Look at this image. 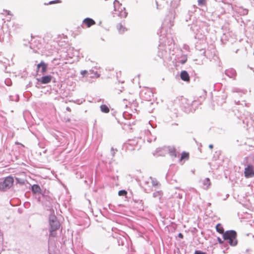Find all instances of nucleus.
Returning <instances> with one entry per match:
<instances>
[{
	"label": "nucleus",
	"instance_id": "33",
	"mask_svg": "<svg viewBox=\"0 0 254 254\" xmlns=\"http://www.w3.org/2000/svg\"><path fill=\"white\" fill-rule=\"evenodd\" d=\"M175 196L177 198H179L180 199L182 198V194H180V193H177L176 192L175 193Z\"/></svg>",
	"mask_w": 254,
	"mask_h": 254
},
{
	"label": "nucleus",
	"instance_id": "21",
	"mask_svg": "<svg viewBox=\"0 0 254 254\" xmlns=\"http://www.w3.org/2000/svg\"><path fill=\"white\" fill-rule=\"evenodd\" d=\"M216 231L220 234H223L225 233L224 231V229H223L222 226L221 225V224H218L216 225Z\"/></svg>",
	"mask_w": 254,
	"mask_h": 254
},
{
	"label": "nucleus",
	"instance_id": "35",
	"mask_svg": "<svg viewBox=\"0 0 254 254\" xmlns=\"http://www.w3.org/2000/svg\"><path fill=\"white\" fill-rule=\"evenodd\" d=\"M233 92H241V90L237 88H234L232 89Z\"/></svg>",
	"mask_w": 254,
	"mask_h": 254
},
{
	"label": "nucleus",
	"instance_id": "19",
	"mask_svg": "<svg viewBox=\"0 0 254 254\" xmlns=\"http://www.w3.org/2000/svg\"><path fill=\"white\" fill-rule=\"evenodd\" d=\"M89 73H88V75L90 76V77H98L99 76V74H98L97 71H94L93 70H90L88 71Z\"/></svg>",
	"mask_w": 254,
	"mask_h": 254
},
{
	"label": "nucleus",
	"instance_id": "17",
	"mask_svg": "<svg viewBox=\"0 0 254 254\" xmlns=\"http://www.w3.org/2000/svg\"><path fill=\"white\" fill-rule=\"evenodd\" d=\"M117 29L121 34L123 33L124 32L127 31V28H126L122 23H119L117 26Z\"/></svg>",
	"mask_w": 254,
	"mask_h": 254
},
{
	"label": "nucleus",
	"instance_id": "24",
	"mask_svg": "<svg viewBox=\"0 0 254 254\" xmlns=\"http://www.w3.org/2000/svg\"><path fill=\"white\" fill-rule=\"evenodd\" d=\"M118 243L119 244V245H122L123 246L125 244V241H126V239L124 237L122 238L121 237H119L118 238Z\"/></svg>",
	"mask_w": 254,
	"mask_h": 254
},
{
	"label": "nucleus",
	"instance_id": "26",
	"mask_svg": "<svg viewBox=\"0 0 254 254\" xmlns=\"http://www.w3.org/2000/svg\"><path fill=\"white\" fill-rule=\"evenodd\" d=\"M235 102L236 104L237 105H243L244 104L245 105V106L249 107V104L246 103L245 101H242L241 102L240 101H235Z\"/></svg>",
	"mask_w": 254,
	"mask_h": 254
},
{
	"label": "nucleus",
	"instance_id": "23",
	"mask_svg": "<svg viewBox=\"0 0 254 254\" xmlns=\"http://www.w3.org/2000/svg\"><path fill=\"white\" fill-rule=\"evenodd\" d=\"M168 150H169V153H170V155H171L172 156H174V157L177 156V153H176V150L174 148L169 147Z\"/></svg>",
	"mask_w": 254,
	"mask_h": 254
},
{
	"label": "nucleus",
	"instance_id": "28",
	"mask_svg": "<svg viewBox=\"0 0 254 254\" xmlns=\"http://www.w3.org/2000/svg\"><path fill=\"white\" fill-rule=\"evenodd\" d=\"M118 151L117 149H114L113 147H112L111 149V153L112 156V159L115 156L116 153Z\"/></svg>",
	"mask_w": 254,
	"mask_h": 254
},
{
	"label": "nucleus",
	"instance_id": "46",
	"mask_svg": "<svg viewBox=\"0 0 254 254\" xmlns=\"http://www.w3.org/2000/svg\"><path fill=\"white\" fill-rule=\"evenodd\" d=\"M148 134H151V132L149 130L147 131L146 134L148 135Z\"/></svg>",
	"mask_w": 254,
	"mask_h": 254
},
{
	"label": "nucleus",
	"instance_id": "12",
	"mask_svg": "<svg viewBox=\"0 0 254 254\" xmlns=\"http://www.w3.org/2000/svg\"><path fill=\"white\" fill-rule=\"evenodd\" d=\"M94 24H95V21L90 18H86L83 20L82 22L83 27V25H86L87 27L89 28Z\"/></svg>",
	"mask_w": 254,
	"mask_h": 254
},
{
	"label": "nucleus",
	"instance_id": "6",
	"mask_svg": "<svg viewBox=\"0 0 254 254\" xmlns=\"http://www.w3.org/2000/svg\"><path fill=\"white\" fill-rule=\"evenodd\" d=\"M114 10L117 12V14L122 18H125L127 16V12L126 10L125 7L117 0L114 2Z\"/></svg>",
	"mask_w": 254,
	"mask_h": 254
},
{
	"label": "nucleus",
	"instance_id": "47",
	"mask_svg": "<svg viewBox=\"0 0 254 254\" xmlns=\"http://www.w3.org/2000/svg\"><path fill=\"white\" fill-rule=\"evenodd\" d=\"M246 92H247V90H243V91H242V92H243L244 94H245Z\"/></svg>",
	"mask_w": 254,
	"mask_h": 254
},
{
	"label": "nucleus",
	"instance_id": "10",
	"mask_svg": "<svg viewBox=\"0 0 254 254\" xmlns=\"http://www.w3.org/2000/svg\"><path fill=\"white\" fill-rule=\"evenodd\" d=\"M225 73L229 77L233 78V79H236L237 73L234 68H230L226 69L225 71Z\"/></svg>",
	"mask_w": 254,
	"mask_h": 254
},
{
	"label": "nucleus",
	"instance_id": "16",
	"mask_svg": "<svg viewBox=\"0 0 254 254\" xmlns=\"http://www.w3.org/2000/svg\"><path fill=\"white\" fill-rule=\"evenodd\" d=\"M202 184L203 188L204 189H207L211 184L210 179L208 178L204 179L202 181Z\"/></svg>",
	"mask_w": 254,
	"mask_h": 254
},
{
	"label": "nucleus",
	"instance_id": "38",
	"mask_svg": "<svg viewBox=\"0 0 254 254\" xmlns=\"http://www.w3.org/2000/svg\"><path fill=\"white\" fill-rule=\"evenodd\" d=\"M217 240L220 244H222L223 243V241L219 237L217 238Z\"/></svg>",
	"mask_w": 254,
	"mask_h": 254
},
{
	"label": "nucleus",
	"instance_id": "13",
	"mask_svg": "<svg viewBox=\"0 0 254 254\" xmlns=\"http://www.w3.org/2000/svg\"><path fill=\"white\" fill-rule=\"evenodd\" d=\"M52 80V76L50 75H45L42 76L40 79L38 80L42 84H47L51 82Z\"/></svg>",
	"mask_w": 254,
	"mask_h": 254
},
{
	"label": "nucleus",
	"instance_id": "7",
	"mask_svg": "<svg viewBox=\"0 0 254 254\" xmlns=\"http://www.w3.org/2000/svg\"><path fill=\"white\" fill-rule=\"evenodd\" d=\"M206 47V44L205 42H197L195 44L196 54L198 56L205 57Z\"/></svg>",
	"mask_w": 254,
	"mask_h": 254
},
{
	"label": "nucleus",
	"instance_id": "45",
	"mask_svg": "<svg viewBox=\"0 0 254 254\" xmlns=\"http://www.w3.org/2000/svg\"><path fill=\"white\" fill-rule=\"evenodd\" d=\"M245 254H250L249 253V250H247L245 252Z\"/></svg>",
	"mask_w": 254,
	"mask_h": 254
},
{
	"label": "nucleus",
	"instance_id": "15",
	"mask_svg": "<svg viewBox=\"0 0 254 254\" xmlns=\"http://www.w3.org/2000/svg\"><path fill=\"white\" fill-rule=\"evenodd\" d=\"M40 67L42 68L41 72L44 73L47 71V64H45L43 61H41L40 64H37V69L38 70L40 69Z\"/></svg>",
	"mask_w": 254,
	"mask_h": 254
},
{
	"label": "nucleus",
	"instance_id": "18",
	"mask_svg": "<svg viewBox=\"0 0 254 254\" xmlns=\"http://www.w3.org/2000/svg\"><path fill=\"white\" fill-rule=\"evenodd\" d=\"M31 190L33 193H36L40 192L41 188L38 185H33L31 187Z\"/></svg>",
	"mask_w": 254,
	"mask_h": 254
},
{
	"label": "nucleus",
	"instance_id": "39",
	"mask_svg": "<svg viewBox=\"0 0 254 254\" xmlns=\"http://www.w3.org/2000/svg\"><path fill=\"white\" fill-rule=\"evenodd\" d=\"M178 237L181 239H183L184 238V236H183V234H182L181 233H180L178 234Z\"/></svg>",
	"mask_w": 254,
	"mask_h": 254
},
{
	"label": "nucleus",
	"instance_id": "22",
	"mask_svg": "<svg viewBox=\"0 0 254 254\" xmlns=\"http://www.w3.org/2000/svg\"><path fill=\"white\" fill-rule=\"evenodd\" d=\"M101 111L105 113H107L109 112V109L107 106L106 105H101L100 106Z\"/></svg>",
	"mask_w": 254,
	"mask_h": 254
},
{
	"label": "nucleus",
	"instance_id": "27",
	"mask_svg": "<svg viewBox=\"0 0 254 254\" xmlns=\"http://www.w3.org/2000/svg\"><path fill=\"white\" fill-rule=\"evenodd\" d=\"M189 153H186L185 152H183L181 155V159H188L189 158Z\"/></svg>",
	"mask_w": 254,
	"mask_h": 254
},
{
	"label": "nucleus",
	"instance_id": "14",
	"mask_svg": "<svg viewBox=\"0 0 254 254\" xmlns=\"http://www.w3.org/2000/svg\"><path fill=\"white\" fill-rule=\"evenodd\" d=\"M180 77L182 80L185 81H189L190 79V76L186 70H183L181 72Z\"/></svg>",
	"mask_w": 254,
	"mask_h": 254
},
{
	"label": "nucleus",
	"instance_id": "8",
	"mask_svg": "<svg viewBox=\"0 0 254 254\" xmlns=\"http://www.w3.org/2000/svg\"><path fill=\"white\" fill-rule=\"evenodd\" d=\"M245 176L247 178H252L254 177V167L251 164L248 165L245 168L244 171Z\"/></svg>",
	"mask_w": 254,
	"mask_h": 254
},
{
	"label": "nucleus",
	"instance_id": "5",
	"mask_svg": "<svg viewBox=\"0 0 254 254\" xmlns=\"http://www.w3.org/2000/svg\"><path fill=\"white\" fill-rule=\"evenodd\" d=\"M14 179L12 177L8 176L0 181V190L5 191L13 185Z\"/></svg>",
	"mask_w": 254,
	"mask_h": 254
},
{
	"label": "nucleus",
	"instance_id": "20",
	"mask_svg": "<svg viewBox=\"0 0 254 254\" xmlns=\"http://www.w3.org/2000/svg\"><path fill=\"white\" fill-rule=\"evenodd\" d=\"M163 196V192L161 190L156 191L153 193V196L154 198L160 199Z\"/></svg>",
	"mask_w": 254,
	"mask_h": 254
},
{
	"label": "nucleus",
	"instance_id": "1",
	"mask_svg": "<svg viewBox=\"0 0 254 254\" xmlns=\"http://www.w3.org/2000/svg\"><path fill=\"white\" fill-rule=\"evenodd\" d=\"M175 14L174 11H170L169 14L166 16L162 23L161 29L158 32V34L160 35V44L158 46V56L161 59H164L168 57L167 46H169L171 43V41H173L171 36L168 33L165 34V32L168 28H170L174 25V20Z\"/></svg>",
	"mask_w": 254,
	"mask_h": 254
},
{
	"label": "nucleus",
	"instance_id": "31",
	"mask_svg": "<svg viewBox=\"0 0 254 254\" xmlns=\"http://www.w3.org/2000/svg\"><path fill=\"white\" fill-rule=\"evenodd\" d=\"M88 73H89L86 70H81L80 72V73L81 75H82L83 76H88Z\"/></svg>",
	"mask_w": 254,
	"mask_h": 254
},
{
	"label": "nucleus",
	"instance_id": "42",
	"mask_svg": "<svg viewBox=\"0 0 254 254\" xmlns=\"http://www.w3.org/2000/svg\"><path fill=\"white\" fill-rule=\"evenodd\" d=\"M147 141L149 142H151L152 141V139L150 138H147Z\"/></svg>",
	"mask_w": 254,
	"mask_h": 254
},
{
	"label": "nucleus",
	"instance_id": "9",
	"mask_svg": "<svg viewBox=\"0 0 254 254\" xmlns=\"http://www.w3.org/2000/svg\"><path fill=\"white\" fill-rule=\"evenodd\" d=\"M232 8L234 10V11L239 15H245L248 14V10L247 9H245L242 7H237L235 6L233 7L231 6Z\"/></svg>",
	"mask_w": 254,
	"mask_h": 254
},
{
	"label": "nucleus",
	"instance_id": "43",
	"mask_svg": "<svg viewBox=\"0 0 254 254\" xmlns=\"http://www.w3.org/2000/svg\"><path fill=\"white\" fill-rule=\"evenodd\" d=\"M209 147L210 149H212V148H213V145L212 144H210V145H209Z\"/></svg>",
	"mask_w": 254,
	"mask_h": 254
},
{
	"label": "nucleus",
	"instance_id": "25",
	"mask_svg": "<svg viewBox=\"0 0 254 254\" xmlns=\"http://www.w3.org/2000/svg\"><path fill=\"white\" fill-rule=\"evenodd\" d=\"M9 98L10 101H14L17 102L19 100V96L18 95H15L13 96L10 95L9 96Z\"/></svg>",
	"mask_w": 254,
	"mask_h": 254
},
{
	"label": "nucleus",
	"instance_id": "2",
	"mask_svg": "<svg viewBox=\"0 0 254 254\" xmlns=\"http://www.w3.org/2000/svg\"><path fill=\"white\" fill-rule=\"evenodd\" d=\"M237 233L234 230H228L223 235L224 241H227L231 246H235L237 245L238 241L236 239Z\"/></svg>",
	"mask_w": 254,
	"mask_h": 254
},
{
	"label": "nucleus",
	"instance_id": "41",
	"mask_svg": "<svg viewBox=\"0 0 254 254\" xmlns=\"http://www.w3.org/2000/svg\"><path fill=\"white\" fill-rule=\"evenodd\" d=\"M3 40V38L1 37V36H0V42H2Z\"/></svg>",
	"mask_w": 254,
	"mask_h": 254
},
{
	"label": "nucleus",
	"instance_id": "32",
	"mask_svg": "<svg viewBox=\"0 0 254 254\" xmlns=\"http://www.w3.org/2000/svg\"><path fill=\"white\" fill-rule=\"evenodd\" d=\"M5 84H6V85H7V86H10V85H11V80H10L9 79H6L5 80Z\"/></svg>",
	"mask_w": 254,
	"mask_h": 254
},
{
	"label": "nucleus",
	"instance_id": "29",
	"mask_svg": "<svg viewBox=\"0 0 254 254\" xmlns=\"http://www.w3.org/2000/svg\"><path fill=\"white\" fill-rule=\"evenodd\" d=\"M198 5L200 6H202L205 5L206 3V0H197Z\"/></svg>",
	"mask_w": 254,
	"mask_h": 254
},
{
	"label": "nucleus",
	"instance_id": "40",
	"mask_svg": "<svg viewBox=\"0 0 254 254\" xmlns=\"http://www.w3.org/2000/svg\"><path fill=\"white\" fill-rule=\"evenodd\" d=\"M66 110L67 111H68V112H70L71 111V109H70V108L69 107H67L66 108Z\"/></svg>",
	"mask_w": 254,
	"mask_h": 254
},
{
	"label": "nucleus",
	"instance_id": "44",
	"mask_svg": "<svg viewBox=\"0 0 254 254\" xmlns=\"http://www.w3.org/2000/svg\"><path fill=\"white\" fill-rule=\"evenodd\" d=\"M6 12H7V14L8 15H11L10 13V12L8 10H6Z\"/></svg>",
	"mask_w": 254,
	"mask_h": 254
},
{
	"label": "nucleus",
	"instance_id": "3",
	"mask_svg": "<svg viewBox=\"0 0 254 254\" xmlns=\"http://www.w3.org/2000/svg\"><path fill=\"white\" fill-rule=\"evenodd\" d=\"M49 220L50 226L49 229L50 235L54 237L56 236V233L55 232L60 227V223L57 220L56 216L54 215H50Z\"/></svg>",
	"mask_w": 254,
	"mask_h": 254
},
{
	"label": "nucleus",
	"instance_id": "4",
	"mask_svg": "<svg viewBox=\"0 0 254 254\" xmlns=\"http://www.w3.org/2000/svg\"><path fill=\"white\" fill-rule=\"evenodd\" d=\"M220 2H222L224 5L229 4V1L227 0H216L213 4L214 6L216 8V10L214 11L211 10V12L212 13L214 12L217 15L223 14L225 12V8L222 5H220L219 4ZM228 6H229V5H228ZM210 10L211 11V10Z\"/></svg>",
	"mask_w": 254,
	"mask_h": 254
},
{
	"label": "nucleus",
	"instance_id": "36",
	"mask_svg": "<svg viewBox=\"0 0 254 254\" xmlns=\"http://www.w3.org/2000/svg\"><path fill=\"white\" fill-rule=\"evenodd\" d=\"M194 254H205V253H204V252H202L201 251L197 250V251H195L194 252Z\"/></svg>",
	"mask_w": 254,
	"mask_h": 254
},
{
	"label": "nucleus",
	"instance_id": "34",
	"mask_svg": "<svg viewBox=\"0 0 254 254\" xmlns=\"http://www.w3.org/2000/svg\"><path fill=\"white\" fill-rule=\"evenodd\" d=\"M187 57H184L182 60H181L180 61V63L182 64H184L185 63H186V62H187Z\"/></svg>",
	"mask_w": 254,
	"mask_h": 254
},
{
	"label": "nucleus",
	"instance_id": "37",
	"mask_svg": "<svg viewBox=\"0 0 254 254\" xmlns=\"http://www.w3.org/2000/svg\"><path fill=\"white\" fill-rule=\"evenodd\" d=\"M58 1H59V0H52V1H50L48 3H45V4H53V3H55L56 2H57Z\"/></svg>",
	"mask_w": 254,
	"mask_h": 254
},
{
	"label": "nucleus",
	"instance_id": "11",
	"mask_svg": "<svg viewBox=\"0 0 254 254\" xmlns=\"http://www.w3.org/2000/svg\"><path fill=\"white\" fill-rule=\"evenodd\" d=\"M144 184L145 185H148V184H151V186L152 187H157L158 186H160V184H159V183L157 181V180L155 179V178H153L152 177H149L147 181H145L144 182Z\"/></svg>",
	"mask_w": 254,
	"mask_h": 254
},
{
	"label": "nucleus",
	"instance_id": "30",
	"mask_svg": "<svg viewBox=\"0 0 254 254\" xmlns=\"http://www.w3.org/2000/svg\"><path fill=\"white\" fill-rule=\"evenodd\" d=\"M127 194V192L125 190H120L118 192V194L119 196H124Z\"/></svg>",
	"mask_w": 254,
	"mask_h": 254
}]
</instances>
